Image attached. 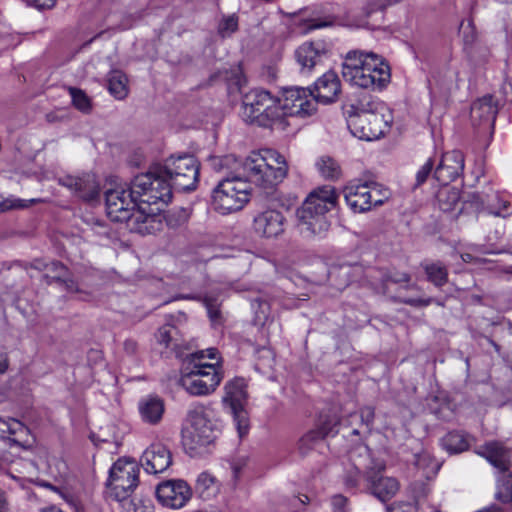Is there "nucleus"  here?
<instances>
[{
  "instance_id": "f257e3e1",
  "label": "nucleus",
  "mask_w": 512,
  "mask_h": 512,
  "mask_svg": "<svg viewBox=\"0 0 512 512\" xmlns=\"http://www.w3.org/2000/svg\"><path fill=\"white\" fill-rule=\"evenodd\" d=\"M285 158L277 151L264 149L251 152L235 172L222 179L214 188L212 206L225 215L241 210L249 201L250 183L268 188L281 182L287 175Z\"/></svg>"
},
{
  "instance_id": "f03ea898",
  "label": "nucleus",
  "mask_w": 512,
  "mask_h": 512,
  "mask_svg": "<svg viewBox=\"0 0 512 512\" xmlns=\"http://www.w3.org/2000/svg\"><path fill=\"white\" fill-rule=\"evenodd\" d=\"M139 196L133 191V183L128 188L116 187L105 193L106 211L114 222H124L127 228L142 235L152 234L162 227V216L146 212L137 206Z\"/></svg>"
},
{
  "instance_id": "7ed1b4c3",
  "label": "nucleus",
  "mask_w": 512,
  "mask_h": 512,
  "mask_svg": "<svg viewBox=\"0 0 512 512\" xmlns=\"http://www.w3.org/2000/svg\"><path fill=\"white\" fill-rule=\"evenodd\" d=\"M215 348L200 350L186 355L182 360L179 384L190 395L205 396L213 393L223 379L222 367L208 363L206 359H217Z\"/></svg>"
},
{
  "instance_id": "20e7f679",
  "label": "nucleus",
  "mask_w": 512,
  "mask_h": 512,
  "mask_svg": "<svg viewBox=\"0 0 512 512\" xmlns=\"http://www.w3.org/2000/svg\"><path fill=\"white\" fill-rule=\"evenodd\" d=\"M343 79L363 89L381 90L391 78L389 65L377 54L349 51L342 64Z\"/></svg>"
},
{
  "instance_id": "39448f33",
  "label": "nucleus",
  "mask_w": 512,
  "mask_h": 512,
  "mask_svg": "<svg viewBox=\"0 0 512 512\" xmlns=\"http://www.w3.org/2000/svg\"><path fill=\"white\" fill-rule=\"evenodd\" d=\"M351 133L366 141L379 139L389 129L392 117L384 103L364 98L345 109Z\"/></svg>"
},
{
  "instance_id": "423d86ee",
  "label": "nucleus",
  "mask_w": 512,
  "mask_h": 512,
  "mask_svg": "<svg viewBox=\"0 0 512 512\" xmlns=\"http://www.w3.org/2000/svg\"><path fill=\"white\" fill-rule=\"evenodd\" d=\"M241 116L245 122L264 128L285 130L289 125L283 118L280 100L263 89H253L244 95Z\"/></svg>"
},
{
  "instance_id": "0eeeda50",
  "label": "nucleus",
  "mask_w": 512,
  "mask_h": 512,
  "mask_svg": "<svg viewBox=\"0 0 512 512\" xmlns=\"http://www.w3.org/2000/svg\"><path fill=\"white\" fill-rule=\"evenodd\" d=\"M337 197L335 188L331 185H325L311 192L297 210L301 231L311 235L326 232L329 228L326 213L335 208Z\"/></svg>"
},
{
  "instance_id": "6e6552de",
  "label": "nucleus",
  "mask_w": 512,
  "mask_h": 512,
  "mask_svg": "<svg viewBox=\"0 0 512 512\" xmlns=\"http://www.w3.org/2000/svg\"><path fill=\"white\" fill-rule=\"evenodd\" d=\"M187 422L188 425L182 433L183 445L195 455L216 438L214 411L208 406L196 405L189 410Z\"/></svg>"
},
{
  "instance_id": "1a4fd4ad",
  "label": "nucleus",
  "mask_w": 512,
  "mask_h": 512,
  "mask_svg": "<svg viewBox=\"0 0 512 512\" xmlns=\"http://www.w3.org/2000/svg\"><path fill=\"white\" fill-rule=\"evenodd\" d=\"M132 183L133 191L142 203L167 204L172 198L174 186L162 173L161 165H155L148 172L135 176Z\"/></svg>"
},
{
  "instance_id": "9d476101",
  "label": "nucleus",
  "mask_w": 512,
  "mask_h": 512,
  "mask_svg": "<svg viewBox=\"0 0 512 512\" xmlns=\"http://www.w3.org/2000/svg\"><path fill=\"white\" fill-rule=\"evenodd\" d=\"M344 199L354 213H365L382 205L389 198V192L374 182H350L343 189Z\"/></svg>"
},
{
  "instance_id": "9b49d317",
  "label": "nucleus",
  "mask_w": 512,
  "mask_h": 512,
  "mask_svg": "<svg viewBox=\"0 0 512 512\" xmlns=\"http://www.w3.org/2000/svg\"><path fill=\"white\" fill-rule=\"evenodd\" d=\"M200 165L193 155L171 156L161 165L162 173L168 177L174 189L191 191L197 186Z\"/></svg>"
},
{
  "instance_id": "f8f14e48",
  "label": "nucleus",
  "mask_w": 512,
  "mask_h": 512,
  "mask_svg": "<svg viewBox=\"0 0 512 512\" xmlns=\"http://www.w3.org/2000/svg\"><path fill=\"white\" fill-rule=\"evenodd\" d=\"M139 468L134 461L119 459L109 471L107 486L119 502L126 501L138 485Z\"/></svg>"
},
{
  "instance_id": "ddd939ff",
  "label": "nucleus",
  "mask_w": 512,
  "mask_h": 512,
  "mask_svg": "<svg viewBox=\"0 0 512 512\" xmlns=\"http://www.w3.org/2000/svg\"><path fill=\"white\" fill-rule=\"evenodd\" d=\"M224 389L223 402L229 406L239 437L242 438L247 435L250 427L248 413L245 410L246 383L243 378H235L227 382Z\"/></svg>"
},
{
  "instance_id": "4468645a",
  "label": "nucleus",
  "mask_w": 512,
  "mask_h": 512,
  "mask_svg": "<svg viewBox=\"0 0 512 512\" xmlns=\"http://www.w3.org/2000/svg\"><path fill=\"white\" fill-rule=\"evenodd\" d=\"M280 106L285 120L287 116L306 118L313 115L317 110L314 92L309 88L298 86L283 89Z\"/></svg>"
},
{
  "instance_id": "2eb2a0df",
  "label": "nucleus",
  "mask_w": 512,
  "mask_h": 512,
  "mask_svg": "<svg viewBox=\"0 0 512 512\" xmlns=\"http://www.w3.org/2000/svg\"><path fill=\"white\" fill-rule=\"evenodd\" d=\"M156 497L162 506L180 509L191 499L192 490L184 480H167L157 486Z\"/></svg>"
},
{
  "instance_id": "dca6fc26",
  "label": "nucleus",
  "mask_w": 512,
  "mask_h": 512,
  "mask_svg": "<svg viewBox=\"0 0 512 512\" xmlns=\"http://www.w3.org/2000/svg\"><path fill=\"white\" fill-rule=\"evenodd\" d=\"M476 453L502 475L510 471L512 465V450L503 442L492 440L479 446Z\"/></svg>"
},
{
  "instance_id": "f3484780",
  "label": "nucleus",
  "mask_w": 512,
  "mask_h": 512,
  "mask_svg": "<svg viewBox=\"0 0 512 512\" xmlns=\"http://www.w3.org/2000/svg\"><path fill=\"white\" fill-rule=\"evenodd\" d=\"M58 183L87 201L94 200L99 196L100 187L94 174L64 175L58 178Z\"/></svg>"
},
{
  "instance_id": "a211bd4d",
  "label": "nucleus",
  "mask_w": 512,
  "mask_h": 512,
  "mask_svg": "<svg viewBox=\"0 0 512 512\" xmlns=\"http://www.w3.org/2000/svg\"><path fill=\"white\" fill-rule=\"evenodd\" d=\"M464 169V157L458 150L446 152L434 170V178L446 186L456 180Z\"/></svg>"
},
{
  "instance_id": "6ab92c4d",
  "label": "nucleus",
  "mask_w": 512,
  "mask_h": 512,
  "mask_svg": "<svg viewBox=\"0 0 512 512\" xmlns=\"http://www.w3.org/2000/svg\"><path fill=\"white\" fill-rule=\"evenodd\" d=\"M172 464V454L162 443H152L141 456V465L147 473L158 474L166 471Z\"/></svg>"
},
{
  "instance_id": "aec40b11",
  "label": "nucleus",
  "mask_w": 512,
  "mask_h": 512,
  "mask_svg": "<svg viewBox=\"0 0 512 512\" xmlns=\"http://www.w3.org/2000/svg\"><path fill=\"white\" fill-rule=\"evenodd\" d=\"M329 50L323 41L305 42L295 51V57L302 71L310 72L328 58Z\"/></svg>"
},
{
  "instance_id": "412c9836",
  "label": "nucleus",
  "mask_w": 512,
  "mask_h": 512,
  "mask_svg": "<svg viewBox=\"0 0 512 512\" xmlns=\"http://www.w3.org/2000/svg\"><path fill=\"white\" fill-rule=\"evenodd\" d=\"M285 217L280 211L268 209L258 213L253 220V228L256 234L273 238L284 232Z\"/></svg>"
},
{
  "instance_id": "4be33fe9",
  "label": "nucleus",
  "mask_w": 512,
  "mask_h": 512,
  "mask_svg": "<svg viewBox=\"0 0 512 512\" xmlns=\"http://www.w3.org/2000/svg\"><path fill=\"white\" fill-rule=\"evenodd\" d=\"M340 90L341 85L337 74L328 71L315 82L314 97L317 103L328 104L336 100Z\"/></svg>"
},
{
  "instance_id": "5701e85b",
  "label": "nucleus",
  "mask_w": 512,
  "mask_h": 512,
  "mask_svg": "<svg viewBox=\"0 0 512 512\" xmlns=\"http://www.w3.org/2000/svg\"><path fill=\"white\" fill-rule=\"evenodd\" d=\"M138 409L145 423L155 425L161 421L165 406L159 397L148 396L140 400Z\"/></svg>"
},
{
  "instance_id": "b1692460",
  "label": "nucleus",
  "mask_w": 512,
  "mask_h": 512,
  "mask_svg": "<svg viewBox=\"0 0 512 512\" xmlns=\"http://www.w3.org/2000/svg\"><path fill=\"white\" fill-rule=\"evenodd\" d=\"M371 493L381 502H386L393 498L399 491L400 485L397 479L393 477H367Z\"/></svg>"
},
{
  "instance_id": "393cba45",
  "label": "nucleus",
  "mask_w": 512,
  "mask_h": 512,
  "mask_svg": "<svg viewBox=\"0 0 512 512\" xmlns=\"http://www.w3.org/2000/svg\"><path fill=\"white\" fill-rule=\"evenodd\" d=\"M437 203L439 209L445 213L457 211V214H459L462 211L459 190L448 187V185L438 191Z\"/></svg>"
},
{
  "instance_id": "a878e982",
  "label": "nucleus",
  "mask_w": 512,
  "mask_h": 512,
  "mask_svg": "<svg viewBox=\"0 0 512 512\" xmlns=\"http://www.w3.org/2000/svg\"><path fill=\"white\" fill-rule=\"evenodd\" d=\"M496 116V107L493 105L492 96H484L473 103L471 107V117L473 121L490 122L494 121Z\"/></svg>"
},
{
  "instance_id": "bb28decb",
  "label": "nucleus",
  "mask_w": 512,
  "mask_h": 512,
  "mask_svg": "<svg viewBox=\"0 0 512 512\" xmlns=\"http://www.w3.org/2000/svg\"><path fill=\"white\" fill-rule=\"evenodd\" d=\"M421 267L426 273L427 280L436 287H442L448 282V269L440 261H424Z\"/></svg>"
},
{
  "instance_id": "cd10ccee",
  "label": "nucleus",
  "mask_w": 512,
  "mask_h": 512,
  "mask_svg": "<svg viewBox=\"0 0 512 512\" xmlns=\"http://www.w3.org/2000/svg\"><path fill=\"white\" fill-rule=\"evenodd\" d=\"M414 465L426 479H432L440 469V463L426 450L414 455Z\"/></svg>"
},
{
  "instance_id": "c85d7f7f",
  "label": "nucleus",
  "mask_w": 512,
  "mask_h": 512,
  "mask_svg": "<svg viewBox=\"0 0 512 512\" xmlns=\"http://www.w3.org/2000/svg\"><path fill=\"white\" fill-rule=\"evenodd\" d=\"M195 489L203 500H210L218 494L220 488L214 476L202 472L196 480Z\"/></svg>"
},
{
  "instance_id": "c756f323",
  "label": "nucleus",
  "mask_w": 512,
  "mask_h": 512,
  "mask_svg": "<svg viewBox=\"0 0 512 512\" xmlns=\"http://www.w3.org/2000/svg\"><path fill=\"white\" fill-rule=\"evenodd\" d=\"M108 90L116 99L122 100L128 95V80L126 75L120 70H113L107 78Z\"/></svg>"
},
{
  "instance_id": "7c9ffc66",
  "label": "nucleus",
  "mask_w": 512,
  "mask_h": 512,
  "mask_svg": "<svg viewBox=\"0 0 512 512\" xmlns=\"http://www.w3.org/2000/svg\"><path fill=\"white\" fill-rule=\"evenodd\" d=\"M443 448L450 454H457L469 448L467 436L459 431L447 433L441 440Z\"/></svg>"
},
{
  "instance_id": "2f4dec72",
  "label": "nucleus",
  "mask_w": 512,
  "mask_h": 512,
  "mask_svg": "<svg viewBox=\"0 0 512 512\" xmlns=\"http://www.w3.org/2000/svg\"><path fill=\"white\" fill-rule=\"evenodd\" d=\"M177 329L171 324H165L158 329L156 333L157 342L166 349H170L176 353L177 357H181L178 353L179 339L177 338Z\"/></svg>"
},
{
  "instance_id": "473e14b6",
  "label": "nucleus",
  "mask_w": 512,
  "mask_h": 512,
  "mask_svg": "<svg viewBox=\"0 0 512 512\" xmlns=\"http://www.w3.org/2000/svg\"><path fill=\"white\" fill-rule=\"evenodd\" d=\"M320 175L327 180H337L341 177V167L331 157H321L316 163Z\"/></svg>"
},
{
  "instance_id": "72a5a7b5",
  "label": "nucleus",
  "mask_w": 512,
  "mask_h": 512,
  "mask_svg": "<svg viewBox=\"0 0 512 512\" xmlns=\"http://www.w3.org/2000/svg\"><path fill=\"white\" fill-rule=\"evenodd\" d=\"M495 498L503 504L512 503V474L497 478Z\"/></svg>"
},
{
  "instance_id": "f704fd0d",
  "label": "nucleus",
  "mask_w": 512,
  "mask_h": 512,
  "mask_svg": "<svg viewBox=\"0 0 512 512\" xmlns=\"http://www.w3.org/2000/svg\"><path fill=\"white\" fill-rule=\"evenodd\" d=\"M44 279L46 280L47 284H51L52 282H57V283L61 284L68 293H79V294L83 295L80 297V299H82V300L86 299L87 293L81 291L78 287V284L73 279L69 278L68 275L62 277V274H56V275L44 274Z\"/></svg>"
},
{
  "instance_id": "c9c22d12",
  "label": "nucleus",
  "mask_w": 512,
  "mask_h": 512,
  "mask_svg": "<svg viewBox=\"0 0 512 512\" xmlns=\"http://www.w3.org/2000/svg\"><path fill=\"white\" fill-rule=\"evenodd\" d=\"M239 18L236 14L224 15L217 26L220 37L228 38L238 30Z\"/></svg>"
},
{
  "instance_id": "e433bc0d",
  "label": "nucleus",
  "mask_w": 512,
  "mask_h": 512,
  "mask_svg": "<svg viewBox=\"0 0 512 512\" xmlns=\"http://www.w3.org/2000/svg\"><path fill=\"white\" fill-rule=\"evenodd\" d=\"M69 94L76 109L83 113H89L91 111V99L83 90L75 87H69Z\"/></svg>"
},
{
  "instance_id": "4c0bfd02",
  "label": "nucleus",
  "mask_w": 512,
  "mask_h": 512,
  "mask_svg": "<svg viewBox=\"0 0 512 512\" xmlns=\"http://www.w3.org/2000/svg\"><path fill=\"white\" fill-rule=\"evenodd\" d=\"M0 432L16 436L27 434L28 428L17 419L0 417Z\"/></svg>"
},
{
  "instance_id": "58836bf2",
  "label": "nucleus",
  "mask_w": 512,
  "mask_h": 512,
  "mask_svg": "<svg viewBox=\"0 0 512 512\" xmlns=\"http://www.w3.org/2000/svg\"><path fill=\"white\" fill-rule=\"evenodd\" d=\"M468 56L476 66H483L490 61L491 51L487 46L475 44L468 51Z\"/></svg>"
},
{
  "instance_id": "ea45409f",
  "label": "nucleus",
  "mask_w": 512,
  "mask_h": 512,
  "mask_svg": "<svg viewBox=\"0 0 512 512\" xmlns=\"http://www.w3.org/2000/svg\"><path fill=\"white\" fill-rule=\"evenodd\" d=\"M325 438V431H318L316 428L309 430L299 440V449L302 453L308 452L316 443Z\"/></svg>"
},
{
  "instance_id": "a19ab883",
  "label": "nucleus",
  "mask_w": 512,
  "mask_h": 512,
  "mask_svg": "<svg viewBox=\"0 0 512 512\" xmlns=\"http://www.w3.org/2000/svg\"><path fill=\"white\" fill-rule=\"evenodd\" d=\"M124 512H153V505L149 499H127L122 502Z\"/></svg>"
},
{
  "instance_id": "79ce46f5",
  "label": "nucleus",
  "mask_w": 512,
  "mask_h": 512,
  "mask_svg": "<svg viewBox=\"0 0 512 512\" xmlns=\"http://www.w3.org/2000/svg\"><path fill=\"white\" fill-rule=\"evenodd\" d=\"M495 203H491L488 205L487 209L489 214L495 216V217H507L509 216V208H510V202L507 199L502 198L498 194L494 196Z\"/></svg>"
},
{
  "instance_id": "37998d69",
  "label": "nucleus",
  "mask_w": 512,
  "mask_h": 512,
  "mask_svg": "<svg viewBox=\"0 0 512 512\" xmlns=\"http://www.w3.org/2000/svg\"><path fill=\"white\" fill-rule=\"evenodd\" d=\"M401 0H366L362 9L366 17L375 12L383 11L387 7L397 4Z\"/></svg>"
},
{
  "instance_id": "c03bdc74",
  "label": "nucleus",
  "mask_w": 512,
  "mask_h": 512,
  "mask_svg": "<svg viewBox=\"0 0 512 512\" xmlns=\"http://www.w3.org/2000/svg\"><path fill=\"white\" fill-rule=\"evenodd\" d=\"M37 201V199L23 200L11 196L4 200H0V212L8 211L11 209L26 208L30 204L36 203Z\"/></svg>"
},
{
  "instance_id": "a18cd8bd",
  "label": "nucleus",
  "mask_w": 512,
  "mask_h": 512,
  "mask_svg": "<svg viewBox=\"0 0 512 512\" xmlns=\"http://www.w3.org/2000/svg\"><path fill=\"white\" fill-rule=\"evenodd\" d=\"M189 213L186 209L180 208L172 210L166 216L167 225L171 228H177L188 221Z\"/></svg>"
},
{
  "instance_id": "49530a36",
  "label": "nucleus",
  "mask_w": 512,
  "mask_h": 512,
  "mask_svg": "<svg viewBox=\"0 0 512 512\" xmlns=\"http://www.w3.org/2000/svg\"><path fill=\"white\" fill-rule=\"evenodd\" d=\"M338 425V420L335 417L332 416H321L318 420V423L316 425V429L318 431L324 432L325 431V437L336 433L334 429Z\"/></svg>"
},
{
  "instance_id": "de8ad7c7",
  "label": "nucleus",
  "mask_w": 512,
  "mask_h": 512,
  "mask_svg": "<svg viewBox=\"0 0 512 512\" xmlns=\"http://www.w3.org/2000/svg\"><path fill=\"white\" fill-rule=\"evenodd\" d=\"M434 168V162L431 158H429L417 171L416 173V184L415 186H420L426 182L428 177L430 176L432 170Z\"/></svg>"
},
{
  "instance_id": "09e8293b",
  "label": "nucleus",
  "mask_w": 512,
  "mask_h": 512,
  "mask_svg": "<svg viewBox=\"0 0 512 512\" xmlns=\"http://www.w3.org/2000/svg\"><path fill=\"white\" fill-rule=\"evenodd\" d=\"M361 423L366 427L367 432L371 431V427L375 418V410L372 406H365L359 410Z\"/></svg>"
},
{
  "instance_id": "8fccbe9b",
  "label": "nucleus",
  "mask_w": 512,
  "mask_h": 512,
  "mask_svg": "<svg viewBox=\"0 0 512 512\" xmlns=\"http://www.w3.org/2000/svg\"><path fill=\"white\" fill-rule=\"evenodd\" d=\"M203 303L207 309L208 315L212 321H216L220 317V310L218 308L217 300L210 296L203 298Z\"/></svg>"
},
{
  "instance_id": "3c124183",
  "label": "nucleus",
  "mask_w": 512,
  "mask_h": 512,
  "mask_svg": "<svg viewBox=\"0 0 512 512\" xmlns=\"http://www.w3.org/2000/svg\"><path fill=\"white\" fill-rule=\"evenodd\" d=\"M45 274H49V275L62 274V277H63V276L68 275V269L66 268V266H64L59 261H51L47 265Z\"/></svg>"
},
{
  "instance_id": "603ef678",
  "label": "nucleus",
  "mask_w": 512,
  "mask_h": 512,
  "mask_svg": "<svg viewBox=\"0 0 512 512\" xmlns=\"http://www.w3.org/2000/svg\"><path fill=\"white\" fill-rule=\"evenodd\" d=\"M402 303L413 306V307H426L431 303L435 302L433 298H405L401 300ZM438 305H443L441 302L436 301Z\"/></svg>"
},
{
  "instance_id": "864d4df0",
  "label": "nucleus",
  "mask_w": 512,
  "mask_h": 512,
  "mask_svg": "<svg viewBox=\"0 0 512 512\" xmlns=\"http://www.w3.org/2000/svg\"><path fill=\"white\" fill-rule=\"evenodd\" d=\"M347 503L348 499L341 494L334 495L331 498V505L334 512H347Z\"/></svg>"
},
{
  "instance_id": "5fc2aeb1",
  "label": "nucleus",
  "mask_w": 512,
  "mask_h": 512,
  "mask_svg": "<svg viewBox=\"0 0 512 512\" xmlns=\"http://www.w3.org/2000/svg\"><path fill=\"white\" fill-rule=\"evenodd\" d=\"M387 512H417V508L410 502H398L387 507Z\"/></svg>"
},
{
  "instance_id": "6e6d98bb",
  "label": "nucleus",
  "mask_w": 512,
  "mask_h": 512,
  "mask_svg": "<svg viewBox=\"0 0 512 512\" xmlns=\"http://www.w3.org/2000/svg\"><path fill=\"white\" fill-rule=\"evenodd\" d=\"M411 279L410 275L407 274V273H389V274H386L384 276V283L385 285L388 283V282H392V283H402V282H409Z\"/></svg>"
},
{
  "instance_id": "4d7b16f0",
  "label": "nucleus",
  "mask_w": 512,
  "mask_h": 512,
  "mask_svg": "<svg viewBox=\"0 0 512 512\" xmlns=\"http://www.w3.org/2000/svg\"><path fill=\"white\" fill-rule=\"evenodd\" d=\"M28 5L39 9L51 8L55 0H24Z\"/></svg>"
},
{
  "instance_id": "13d9d810",
  "label": "nucleus",
  "mask_w": 512,
  "mask_h": 512,
  "mask_svg": "<svg viewBox=\"0 0 512 512\" xmlns=\"http://www.w3.org/2000/svg\"><path fill=\"white\" fill-rule=\"evenodd\" d=\"M123 347L127 354L133 355L136 353V351L138 349V344L136 341H134L132 339H127V340H125Z\"/></svg>"
},
{
  "instance_id": "bf43d9fd",
  "label": "nucleus",
  "mask_w": 512,
  "mask_h": 512,
  "mask_svg": "<svg viewBox=\"0 0 512 512\" xmlns=\"http://www.w3.org/2000/svg\"><path fill=\"white\" fill-rule=\"evenodd\" d=\"M474 41L475 35L473 29L471 28L470 34L464 35V45L467 52L470 50L471 47H475Z\"/></svg>"
},
{
  "instance_id": "052dcab7",
  "label": "nucleus",
  "mask_w": 512,
  "mask_h": 512,
  "mask_svg": "<svg viewBox=\"0 0 512 512\" xmlns=\"http://www.w3.org/2000/svg\"><path fill=\"white\" fill-rule=\"evenodd\" d=\"M245 83H246L245 77L242 75L241 70L237 69L235 76H234V84L240 90Z\"/></svg>"
},
{
  "instance_id": "680f3d73",
  "label": "nucleus",
  "mask_w": 512,
  "mask_h": 512,
  "mask_svg": "<svg viewBox=\"0 0 512 512\" xmlns=\"http://www.w3.org/2000/svg\"><path fill=\"white\" fill-rule=\"evenodd\" d=\"M358 481H359V471L356 470L355 471V475L348 476L346 478L345 484H346L347 487L354 488V487H356L358 485Z\"/></svg>"
},
{
  "instance_id": "e2e57ef3",
  "label": "nucleus",
  "mask_w": 512,
  "mask_h": 512,
  "mask_svg": "<svg viewBox=\"0 0 512 512\" xmlns=\"http://www.w3.org/2000/svg\"><path fill=\"white\" fill-rule=\"evenodd\" d=\"M49 264V262H45L43 260H40V259H35L31 264L30 266L36 270H39V271H44L47 269V265Z\"/></svg>"
},
{
  "instance_id": "0e129e2a",
  "label": "nucleus",
  "mask_w": 512,
  "mask_h": 512,
  "mask_svg": "<svg viewBox=\"0 0 512 512\" xmlns=\"http://www.w3.org/2000/svg\"><path fill=\"white\" fill-rule=\"evenodd\" d=\"M447 76L450 78V84L446 86V90L451 91L453 88L457 87L456 80L458 74L455 71H449Z\"/></svg>"
},
{
  "instance_id": "69168bd1",
  "label": "nucleus",
  "mask_w": 512,
  "mask_h": 512,
  "mask_svg": "<svg viewBox=\"0 0 512 512\" xmlns=\"http://www.w3.org/2000/svg\"><path fill=\"white\" fill-rule=\"evenodd\" d=\"M245 461H241V462H235L232 464V470H233V474H234V477L235 478H238L239 475H240V472L243 468V466H245Z\"/></svg>"
},
{
  "instance_id": "338daca9",
  "label": "nucleus",
  "mask_w": 512,
  "mask_h": 512,
  "mask_svg": "<svg viewBox=\"0 0 512 512\" xmlns=\"http://www.w3.org/2000/svg\"><path fill=\"white\" fill-rule=\"evenodd\" d=\"M9 366V360L7 355L0 356V374H4Z\"/></svg>"
},
{
  "instance_id": "774afa93",
  "label": "nucleus",
  "mask_w": 512,
  "mask_h": 512,
  "mask_svg": "<svg viewBox=\"0 0 512 512\" xmlns=\"http://www.w3.org/2000/svg\"><path fill=\"white\" fill-rule=\"evenodd\" d=\"M507 88L510 89V93L512 95V81L509 78L508 71H505L503 89L506 94H508Z\"/></svg>"
}]
</instances>
